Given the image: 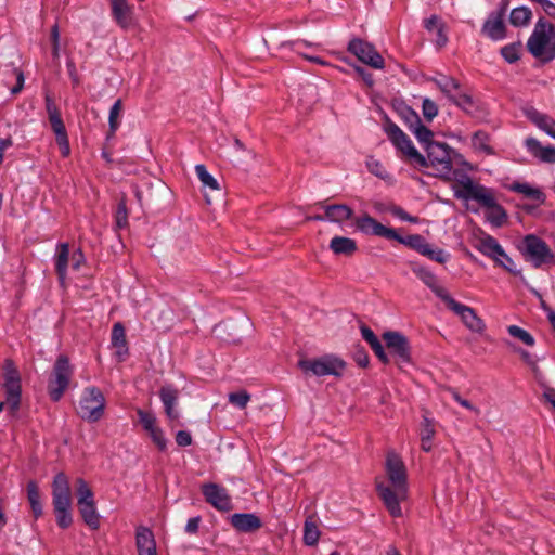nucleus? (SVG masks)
<instances>
[{"label": "nucleus", "instance_id": "f257e3e1", "mask_svg": "<svg viewBox=\"0 0 555 555\" xmlns=\"http://www.w3.org/2000/svg\"><path fill=\"white\" fill-rule=\"evenodd\" d=\"M451 182L454 196L465 202L474 201L486 208V219L494 228H501L507 221L506 210L496 202L491 189L486 188L470 179V176H439Z\"/></svg>", "mask_w": 555, "mask_h": 555}, {"label": "nucleus", "instance_id": "f03ea898", "mask_svg": "<svg viewBox=\"0 0 555 555\" xmlns=\"http://www.w3.org/2000/svg\"><path fill=\"white\" fill-rule=\"evenodd\" d=\"M385 470L388 482L376 481L377 493L392 517H401V502L408 499V472L402 459L393 451L387 453Z\"/></svg>", "mask_w": 555, "mask_h": 555}, {"label": "nucleus", "instance_id": "7ed1b4c3", "mask_svg": "<svg viewBox=\"0 0 555 555\" xmlns=\"http://www.w3.org/2000/svg\"><path fill=\"white\" fill-rule=\"evenodd\" d=\"M356 225L359 231L364 234L375 235L379 237H385L387 240L397 241L405 246L411 247L416 250L421 255L428 243L422 235L420 234H411L408 236H401L397 233L395 229L387 228L384 224L376 221L369 215H364L356 219Z\"/></svg>", "mask_w": 555, "mask_h": 555}, {"label": "nucleus", "instance_id": "20e7f679", "mask_svg": "<svg viewBox=\"0 0 555 555\" xmlns=\"http://www.w3.org/2000/svg\"><path fill=\"white\" fill-rule=\"evenodd\" d=\"M527 48L535 59L543 62L555 59V26L540 17L527 41Z\"/></svg>", "mask_w": 555, "mask_h": 555}, {"label": "nucleus", "instance_id": "39448f33", "mask_svg": "<svg viewBox=\"0 0 555 555\" xmlns=\"http://www.w3.org/2000/svg\"><path fill=\"white\" fill-rule=\"evenodd\" d=\"M52 504L57 526L62 529L68 528L73 524L72 494L68 478L64 473H57L53 478Z\"/></svg>", "mask_w": 555, "mask_h": 555}, {"label": "nucleus", "instance_id": "423d86ee", "mask_svg": "<svg viewBox=\"0 0 555 555\" xmlns=\"http://www.w3.org/2000/svg\"><path fill=\"white\" fill-rule=\"evenodd\" d=\"M519 250L526 261L530 262L535 269L555 264V251L534 234H528L522 238Z\"/></svg>", "mask_w": 555, "mask_h": 555}, {"label": "nucleus", "instance_id": "0eeeda50", "mask_svg": "<svg viewBox=\"0 0 555 555\" xmlns=\"http://www.w3.org/2000/svg\"><path fill=\"white\" fill-rule=\"evenodd\" d=\"M76 496L79 514L83 522L92 530L100 527V515L96 511L94 494L88 482L82 478L76 480Z\"/></svg>", "mask_w": 555, "mask_h": 555}, {"label": "nucleus", "instance_id": "6e6552de", "mask_svg": "<svg viewBox=\"0 0 555 555\" xmlns=\"http://www.w3.org/2000/svg\"><path fill=\"white\" fill-rule=\"evenodd\" d=\"M4 373L0 383L4 397L9 402V415H17L22 398L21 376L11 360H5L3 366Z\"/></svg>", "mask_w": 555, "mask_h": 555}, {"label": "nucleus", "instance_id": "1a4fd4ad", "mask_svg": "<svg viewBox=\"0 0 555 555\" xmlns=\"http://www.w3.org/2000/svg\"><path fill=\"white\" fill-rule=\"evenodd\" d=\"M74 370L69 359L64 354H60L48 380V392L53 402L61 400L69 385Z\"/></svg>", "mask_w": 555, "mask_h": 555}, {"label": "nucleus", "instance_id": "9d476101", "mask_svg": "<svg viewBox=\"0 0 555 555\" xmlns=\"http://www.w3.org/2000/svg\"><path fill=\"white\" fill-rule=\"evenodd\" d=\"M105 398L102 391L94 386L83 389L78 408V414L88 422L95 423L104 414Z\"/></svg>", "mask_w": 555, "mask_h": 555}, {"label": "nucleus", "instance_id": "9b49d317", "mask_svg": "<svg viewBox=\"0 0 555 555\" xmlns=\"http://www.w3.org/2000/svg\"><path fill=\"white\" fill-rule=\"evenodd\" d=\"M300 369L305 373H312L315 376H341L346 363L334 356H324L314 360H301L299 362Z\"/></svg>", "mask_w": 555, "mask_h": 555}, {"label": "nucleus", "instance_id": "f8f14e48", "mask_svg": "<svg viewBox=\"0 0 555 555\" xmlns=\"http://www.w3.org/2000/svg\"><path fill=\"white\" fill-rule=\"evenodd\" d=\"M383 339L395 359L396 364L402 369L403 365L411 363V346L408 338L399 332H385Z\"/></svg>", "mask_w": 555, "mask_h": 555}, {"label": "nucleus", "instance_id": "ddd939ff", "mask_svg": "<svg viewBox=\"0 0 555 555\" xmlns=\"http://www.w3.org/2000/svg\"><path fill=\"white\" fill-rule=\"evenodd\" d=\"M348 51L356 55L362 63L375 68H384V59L375 47L362 39L354 38L348 43Z\"/></svg>", "mask_w": 555, "mask_h": 555}, {"label": "nucleus", "instance_id": "4468645a", "mask_svg": "<svg viewBox=\"0 0 555 555\" xmlns=\"http://www.w3.org/2000/svg\"><path fill=\"white\" fill-rule=\"evenodd\" d=\"M385 130L390 141L399 151L416 159L422 165L426 164L425 157L417 152L409 137L396 124H387Z\"/></svg>", "mask_w": 555, "mask_h": 555}, {"label": "nucleus", "instance_id": "2eb2a0df", "mask_svg": "<svg viewBox=\"0 0 555 555\" xmlns=\"http://www.w3.org/2000/svg\"><path fill=\"white\" fill-rule=\"evenodd\" d=\"M472 245L483 256L491 258L492 260H499L500 256H505V250L498 240L480 229L474 231Z\"/></svg>", "mask_w": 555, "mask_h": 555}, {"label": "nucleus", "instance_id": "dca6fc26", "mask_svg": "<svg viewBox=\"0 0 555 555\" xmlns=\"http://www.w3.org/2000/svg\"><path fill=\"white\" fill-rule=\"evenodd\" d=\"M448 309L461 318L463 323L474 332H481L485 328V323L476 314L475 310L466 305L456 301L451 295L443 301Z\"/></svg>", "mask_w": 555, "mask_h": 555}, {"label": "nucleus", "instance_id": "f3484780", "mask_svg": "<svg viewBox=\"0 0 555 555\" xmlns=\"http://www.w3.org/2000/svg\"><path fill=\"white\" fill-rule=\"evenodd\" d=\"M202 493L206 502L218 511L229 512L233 507L228 490L217 483H204Z\"/></svg>", "mask_w": 555, "mask_h": 555}, {"label": "nucleus", "instance_id": "a211bd4d", "mask_svg": "<svg viewBox=\"0 0 555 555\" xmlns=\"http://www.w3.org/2000/svg\"><path fill=\"white\" fill-rule=\"evenodd\" d=\"M451 147L447 143H429L426 146L427 158L433 167L451 170Z\"/></svg>", "mask_w": 555, "mask_h": 555}, {"label": "nucleus", "instance_id": "6ab92c4d", "mask_svg": "<svg viewBox=\"0 0 555 555\" xmlns=\"http://www.w3.org/2000/svg\"><path fill=\"white\" fill-rule=\"evenodd\" d=\"M411 270L413 273L427 286L431 292L442 301L450 295L448 291L438 284L437 276L426 267L416 262H411Z\"/></svg>", "mask_w": 555, "mask_h": 555}, {"label": "nucleus", "instance_id": "aec40b11", "mask_svg": "<svg viewBox=\"0 0 555 555\" xmlns=\"http://www.w3.org/2000/svg\"><path fill=\"white\" fill-rule=\"evenodd\" d=\"M232 527L244 533H251L262 527L261 519L253 513H235L230 517Z\"/></svg>", "mask_w": 555, "mask_h": 555}, {"label": "nucleus", "instance_id": "412c9836", "mask_svg": "<svg viewBox=\"0 0 555 555\" xmlns=\"http://www.w3.org/2000/svg\"><path fill=\"white\" fill-rule=\"evenodd\" d=\"M112 16L122 29L133 24V8L127 0H111Z\"/></svg>", "mask_w": 555, "mask_h": 555}, {"label": "nucleus", "instance_id": "4be33fe9", "mask_svg": "<svg viewBox=\"0 0 555 555\" xmlns=\"http://www.w3.org/2000/svg\"><path fill=\"white\" fill-rule=\"evenodd\" d=\"M135 546L138 555H157L154 533L145 526L135 529Z\"/></svg>", "mask_w": 555, "mask_h": 555}, {"label": "nucleus", "instance_id": "5701e85b", "mask_svg": "<svg viewBox=\"0 0 555 555\" xmlns=\"http://www.w3.org/2000/svg\"><path fill=\"white\" fill-rule=\"evenodd\" d=\"M159 398L164 404L166 416L170 421L179 420V411L177 410L179 391L171 385L163 386L159 390Z\"/></svg>", "mask_w": 555, "mask_h": 555}, {"label": "nucleus", "instance_id": "b1692460", "mask_svg": "<svg viewBox=\"0 0 555 555\" xmlns=\"http://www.w3.org/2000/svg\"><path fill=\"white\" fill-rule=\"evenodd\" d=\"M481 31L494 41L504 39L506 36L504 17L491 12L482 25Z\"/></svg>", "mask_w": 555, "mask_h": 555}, {"label": "nucleus", "instance_id": "393cba45", "mask_svg": "<svg viewBox=\"0 0 555 555\" xmlns=\"http://www.w3.org/2000/svg\"><path fill=\"white\" fill-rule=\"evenodd\" d=\"M526 115L539 129L555 139V119L535 108L527 109Z\"/></svg>", "mask_w": 555, "mask_h": 555}, {"label": "nucleus", "instance_id": "a878e982", "mask_svg": "<svg viewBox=\"0 0 555 555\" xmlns=\"http://www.w3.org/2000/svg\"><path fill=\"white\" fill-rule=\"evenodd\" d=\"M528 151L540 162L554 164L555 163V147L543 146L537 139L528 138L526 140Z\"/></svg>", "mask_w": 555, "mask_h": 555}, {"label": "nucleus", "instance_id": "bb28decb", "mask_svg": "<svg viewBox=\"0 0 555 555\" xmlns=\"http://www.w3.org/2000/svg\"><path fill=\"white\" fill-rule=\"evenodd\" d=\"M321 207L324 209L325 218L330 222L341 223L353 216V210L345 204H321Z\"/></svg>", "mask_w": 555, "mask_h": 555}, {"label": "nucleus", "instance_id": "cd10ccee", "mask_svg": "<svg viewBox=\"0 0 555 555\" xmlns=\"http://www.w3.org/2000/svg\"><path fill=\"white\" fill-rule=\"evenodd\" d=\"M69 261V245L68 243H60L56 247V255L54 258L55 271L61 283H64L67 276V268Z\"/></svg>", "mask_w": 555, "mask_h": 555}, {"label": "nucleus", "instance_id": "c85d7f7f", "mask_svg": "<svg viewBox=\"0 0 555 555\" xmlns=\"http://www.w3.org/2000/svg\"><path fill=\"white\" fill-rule=\"evenodd\" d=\"M361 334L363 339L370 345L378 360L384 364H388L390 362V358L385 352L384 346L382 345L377 336L374 334V332L370 327L363 325L361 326Z\"/></svg>", "mask_w": 555, "mask_h": 555}, {"label": "nucleus", "instance_id": "c756f323", "mask_svg": "<svg viewBox=\"0 0 555 555\" xmlns=\"http://www.w3.org/2000/svg\"><path fill=\"white\" fill-rule=\"evenodd\" d=\"M330 248L336 255L351 256L357 250V243L349 237L334 236L330 242Z\"/></svg>", "mask_w": 555, "mask_h": 555}, {"label": "nucleus", "instance_id": "7c9ffc66", "mask_svg": "<svg viewBox=\"0 0 555 555\" xmlns=\"http://www.w3.org/2000/svg\"><path fill=\"white\" fill-rule=\"evenodd\" d=\"M27 499L35 519H38L43 514V507L39 488L35 481H29L27 483Z\"/></svg>", "mask_w": 555, "mask_h": 555}, {"label": "nucleus", "instance_id": "2f4dec72", "mask_svg": "<svg viewBox=\"0 0 555 555\" xmlns=\"http://www.w3.org/2000/svg\"><path fill=\"white\" fill-rule=\"evenodd\" d=\"M111 343L115 348H117V354L119 358L128 353L126 332L120 322L113 325Z\"/></svg>", "mask_w": 555, "mask_h": 555}, {"label": "nucleus", "instance_id": "473e14b6", "mask_svg": "<svg viewBox=\"0 0 555 555\" xmlns=\"http://www.w3.org/2000/svg\"><path fill=\"white\" fill-rule=\"evenodd\" d=\"M48 118H49L51 128L56 135L57 143L61 146H63V149H64L63 153L67 154L68 150H69L68 141H67V133H66L64 122L61 118V114H56V115L50 116Z\"/></svg>", "mask_w": 555, "mask_h": 555}, {"label": "nucleus", "instance_id": "72a5a7b5", "mask_svg": "<svg viewBox=\"0 0 555 555\" xmlns=\"http://www.w3.org/2000/svg\"><path fill=\"white\" fill-rule=\"evenodd\" d=\"M509 189L514 192L522 194L527 198L537 201L539 203H543L545 199V195L540 189L533 188L528 183L515 182L511 185Z\"/></svg>", "mask_w": 555, "mask_h": 555}, {"label": "nucleus", "instance_id": "f704fd0d", "mask_svg": "<svg viewBox=\"0 0 555 555\" xmlns=\"http://www.w3.org/2000/svg\"><path fill=\"white\" fill-rule=\"evenodd\" d=\"M435 436L434 423L428 417L424 416L421 429V448L425 452L431 450V440Z\"/></svg>", "mask_w": 555, "mask_h": 555}, {"label": "nucleus", "instance_id": "c9c22d12", "mask_svg": "<svg viewBox=\"0 0 555 555\" xmlns=\"http://www.w3.org/2000/svg\"><path fill=\"white\" fill-rule=\"evenodd\" d=\"M532 18V12L527 7H517L512 10L509 22L515 27L527 26Z\"/></svg>", "mask_w": 555, "mask_h": 555}, {"label": "nucleus", "instance_id": "e433bc0d", "mask_svg": "<svg viewBox=\"0 0 555 555\" xmlns=\"http://www.w3.org/2000/svg\"><path fill=\"white\" fill-rule=\"evenodd\" d=\"M198 178L204 189L205 201L207 204H211L212 198L209 192H215L218 195H221V185L214 176H198Z\"/></svg>", "mask_w": 555, "mask_h": 555}, {"label": "nucleus", "instance_id": "4c0bfd02", "mask_svg": "<svg viewBox=\"0 0 555 555\" xmlns=\"http://www.w3.org/2000/svg\"><path fill=\"white\" fill-rule=\"evenodd\" d=\"M320 539V530L317 524L311 519H307L304 525V543L308 546H313Z\"/></svg>", "mask_w": 555, "mask_h": 555}, {"label": "nucleus", "instance_id": "58836bf2", "mask_svg": "<svg viewBox=\"0 0 555 555\" xmlns=\"http://www.w3.org/2000/svg\"><path fill=\"white\" fill-rule=\"evenodd\" d=\"M438 88L450 99L460 89V82L452 77L441 76L435 80Z\"/></svg>", "mask_w": 555, "mask_h": 555}, {"label": "nucleus", "instance_id": "ea45409f", "mask_svg": "<svg viewBox=\"0 0 555 555\" xmlns=\"http://www.w3.org/2000/svg\"><path fill=\"white\" fill-rule=\"evenodd\" d=\"M411 132L415 135L417 141L424 146L425 150L429 143L436 142L433 140L434 132L422 122L411 129Z\"/></svg>", "mask_w": 555, "mask_h": 555}, {"label": "nucleus", "instance_id": "a19ab883", "mask_svg": "<svg viewBox=\"0 0 555 555\" xmlns=\"http://www.w3.org/2000/svg\"><path fill=\"white\" fill-rule=\"evenodd\" d=\"M122 109V102L120 99L116 100L109 109L108 125L109 135H114L119 127V117Z\"/></svg>", "mask_w": 555, "mask_h": 555}, {"label": "nucleus", "instance_id": "79ce46f5", "mask_svg": "<svg viewBox=\"0 0 555 555\" xmlns=\"http://www.w3.org/2000/svg\"><path fill=\"white\" fill-rule=\"evenodd\" d=\"M472 144L476 151L483 152L486 154L492 153V149L489 145V135L483 131H477L474 133Z\"/></svg>", "mask_w": 555, "mask_h": 555}, {"label": "nucleus", "instance_id": "37998d69", "mask_svg": "<svg viewBox=\"0 0 555 555\" xmlns=\"http://www.w3.org/2000/svg\"><path fill=\"white\" fill-rule=\"evenodd\" d=\"M422 255L438 263L447 262L450 257V255L446 253L443 249L434 247L429 243L426 244V247L423 250Z\"/></svg>", "mask_w": 555, "mask_h": 555}, {"label": "nucleus", "instance_id": "c03bdc74", "mask_svg": "<svg viewBox=\"0 0 555 555\" xmlns=\"http://www.w3.org/2000/svg\"><path fill=\"white\" fill-rule=\"evenodd\" d=\"M234 149L236 154H243L244 157L242 158L238 155H236L234 156L233 162L236 163L240 169L246 170V168H244L243 165L246 164L248 159L254 158L253 152L246 150L238 139L234 140Z\"/></svg>", "mask_w": 555, "mask_h": 555}, {"label": "nucleus", "instance_id": "a18cd8bd", "mask_svg": "<svg viewBox=\"0 0 555 555\" xmlns=\"http://www.w3.org/2000/svg\"><path fill=\"white\" fill-rule=\"evenodd\" d=\"M507 332L511 336L519 339L527 346H533L535 343L533 336L528 331H526L517 325H509L507 327Z\"/></svg>", "mask_w": 555, "mask_h": 555}, {"label": "nucleus", "instance_id": "49530a36", "mask_svg": "<svg viewBox=\"0 0 555 555\" xmlns=\"http://www.w3.org/2000/svg\"><path fill=\"white\" fill-rule=\"evenodd\" d=\"M520 43H512L503 47L501 49V55L504 57V60L508 63H515L520 57Z\"/></svg>", "mask_w": 555, "mask_h": 555}, {"label": "nucleus", "instance_id": "de8ad7c7", "mask_svg": "<svg viewBox=\"0 0 555 555\" xmlns=\"http://www.w3.org/2000/svg\"><path fill=\"white\" fill-rule=\"evenodd\" d=\"M115 223L117 229H125L128 225V209L126 202L121 199L115 211Z\"/></svg>", "mask_w": 555, "mask_h": 555}, {"label": "nucleus", "instance_id": "09e8293b", "mask_svg": "<svg viewBox=\"0 0 555 555\" xmlns=\"http://www.w3.org/2000/svg\"><path fill=\"white\" fill-rule=\"evenodd\" d=\"M422 113L424 118L430 122L438 115V106L433 100L425 98L422 103Z\"/></svg>", "mask_w": 555, "mask_h": 555}, {"label": "nucleus", "instance_id": "8fccbe9b", "mask_svg": "<svg viewBox=\"0 0 555 555\" xmlns=\"http://www.w3.org/2000/svg\"><path fill=\"white\" fill-rule=\"evenodd\" d=\"M250 400V396L247 391L231 392L229 395V402L240 409H244Z\"/></svg>", "mask_w": 555, "mask_h": 555}, {"label": "nucleus", "instance_id": "3c124183", "mask_svg": "<svg viewBox=\"0 0 555 555\" xmlns=\"http://www.w3.org/2000/svg\"><path fill=\"white\" fill-rule=\"evenodd\" d=\"M401 114H402V117H403L405 124L408 125L410 131L415 126H417L420 122H422L418 114L409 106H405L402 109Z\"/></svg>", "mask_w": 555, "mask_h": 555}, {"label": "nucleus", "instance_id": "603ef678", "mask_svg": "<svg viewBox=\"0 0 555 555\" xmlns=\"http://www.w3.org/2000/svg\"><path fill=\"white\" fill-rule=\"evenodd\" d=\"M449 100L463 109H468L473 104L472 98L468 94L461 92H455Z\"/></svg>", "mask_w": 555, "mask_h": 555}, {"label": "nucleus", "instance_id": "864d4df0", "mask_svg": "<svg viewBox=\"0 0 555 555\" xmlns=\"http://www.w3.org/2000/svg\"><path fill=\"white\" fill-rule=\"evenodd\" d=\"M154 442V444L157 447L159 451H165L167 449V439L164 435V431L160 427L154 429L152 434L149 435Z\"/></svg>", "mask_w": 555, "mask_h": 555}, {"label": "nucleus", "instance_id": "5fc2aeb1", "mask_svg": "<svg viewBox=\"0 0 555 555\" xmlns=\"http://www.w3.org/2000/svg\"><path fill=\"white\" fill-rule=\"evenodd\" d=\"M496 264L504 268L506 271L514 275L520 274V271L515 268L513 259L505 253V256H500L499 260H493Z\"/></svg>", "mask_w": 555, "mask_h": 555}, {"label": "nucleus", "instance_id": "6e6d98bb", "mask_svg": "<svg viewBox=\"0 0 555 555\" xmlns=\"http://www.w3.org/2000/svg\"><path fill=\"white\" fill-rule=\"evenodd\" d=\"M389 211L392 216L399 218L400 220L402 221H408V222H411V223H417L418 222V218L417 217H413L411 215H409L403 208H401L400 206H391L389 208Z\"/></svg>", "mask_w": 555, "mask_h": 555}, {"label": "nucleus", "instance_id": "4d7b16f0", "mask_svg": "<svg viewBox=\"0 0 555 555\" xmlns=\"http://www.w3.org/2000/svg\"><path fill=\"white\" fill-rule=\"evenodd\" d=\"M137 415L139 416V421L143 427V429L153 423H156V417L152 412H146L142 409H137Z\"/></svg>", "mask_w": 555, "mask_h": 555}, {"label": "nucleus", "instance_id": "13d9d810", "mask_svg": "<svg viewBox=\"0 0 555 555\" xmlns=\"http://www.w3.org/2000/svg\"><path fill=\"white\" fill-rule=\"evenodd\" d=\"M176 443L179 447H188L192 444V436L186 430H179L176 434Z\"/></svg>", "mask_w": 555, "mask_h": 555}, {"label": "nucleus", "instance_id": "bf43d9fd", "mask_svg": "<svg viewBox=\"0 0 555 555\" xmlns=\"http://www.w3.org/2000/svg\"><path fill=\"white\" fill-rule=\"evenodd\" d=\"M452 398L460 404L462 405L463 408L469 410V411H473L474 413L476 414H479L480 411L478 408H476L475 405H473L468 400L466 399H463L460 393L455 390L452 391Z\"/></svg>", "mask_w": 555, "mask_h": 555}, {"label": "nucleus", "instance_id": "052dcab7", "mask_svg": "<svg viewBox=\"0 0 555 555\" xmlns=\"http://www.w3.org/2000/svg\"><path fill=\"white\" fill-rule=\"evenodd\" d=\"M450 156H451V167L453 165H462L466 167L469 170H473V167L469 163H467L463 155L454 151L453 149L450 150Z\"/></svg>", "mask_w": 555, "mask_h": 555}, {"label": "nucleus", "instance_id": "680f3d73", "mask_svg": "<svg viewBox=\"0 0 555 555\" xmlns=\"http://www.w3.org/2000/svg\"><path fill=\"white\" fill-rule=\"evenodd\" d=\"M424 27L428 31H438V29L442 28L443 25L437 15H431L429 18L425 20Z\"/></svg>", "mask_w": 555, "mask_h": 555}, {"label": "nucleus", "instance_id": "e2e57ef3", "mask_svg": "<svg viewBox=\"0 0 555 555\" xmlns=\"http://www.w3.org/2000/svg\"><path fill=\"white\" fill-rule=\"evenodd\" d=\"M201 521H202L201 516H196V517L190 518L188 520L186 525H185L184 531L188 534H195V533H197Z\"/></svg>", "mask_w": 555, "mask_h": 555}, {"label": "nucleus", "instance_id": "0e129e2a", "mask_svg": "<svg viewBox=\"0 0 555 555\" xmlns=\"http://www.w3.org/2000/svg\"><path fill=\"white\" fill-rule=\"evenodd\" d=\"M533 2L540 4L546 15L555 18V3L550 0H533Z\"/></svg>", "mask_w": 555, "mask_h": 555}, {"label": "nucleus", "instance_id": "69168bd1", "mask_svg": "<svg viewBox=\"0 0 555 555\" xmlns=\"http://www.w3.org/2000/svg\"><path fill=\"white\" fill-rule=\"evenodd\" d=\"M44 102H46V111H47L48 117L60 114V111H59L56 104L54 103L53 99L49 94L46 95Z\"/></svg>", "mask_w": 555, "mask_h": 555}, {"label": "nucleus", "instance_id": "338daca9", "mask_svg": "<svg viewBox=\"0 0 555 555\" xmlns=\"http://www.w3.org/2000/svg\"><path fill=\"white\" fill-rule=\"evenodd\" d=\"M16 74V85L11 89L12 94H17L22 91L24 87V74L21 70H15Z\"/></svg>", "mask_w": 555, "mask_h": 555}, {"label": "nucleus", "instance_id": "774afa93", "mask_svg": "<svg viewBox=\"0 0 555 555\" xmlns=\"http://www.w3.org/2000/svg\"><path fill=\"white\" fill-rule=\"evenodd\" d=\"M82 261H83V254L80 249H78L73 254V268L75 270H78L80 268V264Z\"/></svg>", "mask_w": 555, "mask_h": 555}]
</instances>
